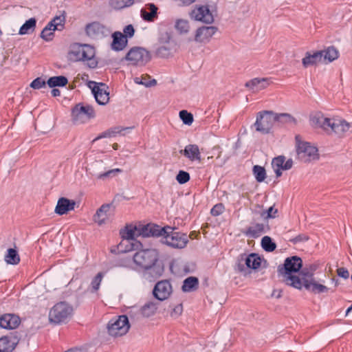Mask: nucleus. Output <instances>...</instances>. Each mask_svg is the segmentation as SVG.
Returning a JSON list of instances; mask_svg holds the SVG:
<instances>
[{
	"label": "nucleus",
	"mask_w": 352,
	"mask_h": 352,
	"mask_svg": "<svg viewBox=\"0 0 352 352\" xmlns=\"http://www.w3.org/2000/svg\"><path fill=\"white\" fill-rule=\"evenodd\" d=\"M351 310H352V305L346 309V315L347 316L349 314V312H351Z\"/></svg>",
	"instance_id": "obj_64"
},
{
	"label": "nucleus",
	"mask_w": 352,
	"mask_h": 352,
	"mask_svg": "<svg viewBox=\"0 0 352 352\" xmlns=\"http://www.w3.org/2000/svg\"><path fill=\"white\" fill-rule=\"evenodd\" d=\"M245 262L248 267L257 269L261 265V258L256 254H251L245 258Z\"/></svg>",
	"instance_id": "obj_36"
},
{
	"label": "nucleus",
	"mask_w": 352,
	"mask_h": 352,
	"mask_svg": "<svg viewBox=\"0 0 352 352\" xmlns=\"http://www.w3.org/2000/svg\"><path fill=\"white\" fill-rule=\"evenodd\" d=\"M302 265V261L300 257L292 256L285 259L283 267H279L278 270L283 276L284 281L287 285L296 289H301L302 283L300 278L292 275V273L298 272Z\"/></svg>",
	"instance_id": "obj_2"
},
{
	"label": "nucleus",
	"mask_w": 352,
	"mask_h": 352,
	"mask_svg": "<svg viewBox=\"0 0 352 352\" xmlns=\"http://www.w3.org/2000/svg\"><path fill=\"white\" fill-rule=\"evenodd\" d=\"M104 274L103 272H98L96 276H95L91 283V290H89V293L96 294V296L98 297V290L99 289L100 285L102 282V280L104 277Z\"/></svg>",
	"instance_id": "obj_37"
},
{
	"label": "nucleus",
	"mask_w": 352,
	"mask_h": 352,
	"mask_svg": "<svg viewBox=\"0 0 352 352\" xmlns=\"http://www.w3.org/2000/svg\"><path fill=\"white\" fill-rule=\"evenodd\" d=\"M80 78H81V79L85 82V85H88V78H87V76L85 74H78L77 78L80 79Z\"/></svg>",
	"instance_id": "obj_59"
},
{
	"label": "nucleus",
	"mask_w": 352,
	"mask_h": 352,
	"mask_svg": "<svg viewBox=\"0 0 352 352\" xmlns=\"http://www.w3.org/2000/svg\"><path fill=\"white\" fill-rule=\"evenodd\" d=\"M179 115L184 124L189 126L192 124L194 119L192 113L188 112L186 110H182L179 111Z\"/></svg>",
	"instance_id": "obj_45"
},
{
	"label": "nucleus",
	"mask_w": 352,
	"mask_h": 352,
	"mask_svg": "<svg viewBox=\"0 0 352 352\" xmlns=\"http://www.w3.org/2000/svg\"><path fill=\"white\" fill-rule=\"evenodd\" d=\"M319 52L322 54V62L325 64L331 63L339 57L338 50L333 46L328 47L327 48Z\"/></svg>",
	"instance_id": "obj_29"
},
{
	"label": "nucleus",
	"mask_w": 352,
	"mask_h": 352,
	"mask_svg": "<svg viewBox=\"0 0 352 352\" xmlns=\"http://www.w3.org/2000/svg\"><path fill=\"white\" fill-rule=\"evenodd\" d=\"M52 94L54 97L59 96L60 95V91L58 89H53L52 90Z\"/></svg>",
	"instance_id": "obj_60"
},
{
	"label": "nucleus",
	"mask_w": 352,
	"mask_h": 352,
	"mask_svg": "<svg viewBox=\"0 0 352 352\" xmlns=\"http://www.w3.org/2000/svg\"><path fill=\"white\" fill-rule=\"evenodd\" d=\"M121 131H122V129L120 127H113V128L109 129L107 131L102 133L99 136H98L95 139H94L93 142H95L96 140L102 138L114 137L117 134L120 133Z\"/></svg>",
	"instance_id": "obj_43"
},
{
	"label": "nucleus",
	"mask_w": 352,
	"mask_h": 352,
	"mask_svg": "<svg viewBox=\"0 0 352 352\" xmlns=\"http://www.w3.org/2000/svg\"><path fill=\"white\" fill-rule=\"evenodd\" d=\"M309 239L308 236L305 234H299L297 236H296L294 239L292 241L294 243H298L302 241H306Z\"/></svg>",
	"instance_id": "obj_56"
},
{
	"label": "nucleus",
	"mask_w": 352,
	"mask_h": 352,
	"mask_svg": "<svg viewBox=\"0 0 352 352\" xmlns=\"http://www.w3.org/2000/svg\"><path fill=\"white\" fill-rule=\"evenodd\" d=\"M157 309V304L154 302L146 303L141 309V313L143 316L148 318L153 316Z\"/></svg>",
	"instance_id": "obj_35"
},
{
	"label": "nucleus",
	"mask_w": 352,
	"mask_h": 352,
	"mask_svg": "<svg viewBox=\"0 0 352 352\" xmlns=\"http://www.w3.org/2000/svg\"><path fill=\"white\" fill-rule=\"evenodd\" d=\"M277 212L278 210L274 208L273 206H271L267 210L263 211L261 215L264 219L275 218Z\"/></svg>",
	"instance_id": "obj_48"
},
{
	"label": "nucleus",
	"mask_w": 352,
	"mask_h": 352,
	"mask_svg": "<svg viewBox=\"0 0 352 352\" xmlns=\"http://www.w3.org/2000/svg\"><path fill=\"white\" fill-rule=\"evenodd\" d=\"M198 279L195 277L190 276L184 280L182 289L184 292H190L197 288L198 285Z\"/></svg>",
	"instance_id": "obj_39"
},
{
	"label": "nucleus",
	"mask_w": 352,
	"mask_h": 352,
	"mask_svg": "<svg viewBox=\"0 0 352 352\" xmlns=\"http://www.w3.org/2000/svg\"><path fill=\"white\" fill-rule=\"evenodd\" d=\"M151 59V53L140 47H132L126 55V60L131 65L144 66Z\"/></svg>",
	"instance_id": "obj_8"
},
{
	"label": "nucleus",
	"mask_w": 352,
	"mask_h": 352,
	"mask_svg": "<svg viewBox=\"0 0 352 352\" xmlns=\"http://www.w3.org/2000/svg\"><path fill=\"white\" fill-rule=\"evenodd\" d=\"M265 232V226L263 223H255L254 225L248 228L244 232L246 235L252 237H258Z\"/></svg>",
	"instance_id": "obj_32"
},
{
	"label": "nucleus",
	"mask_w": 352,
	"mask_h": 352,
	"mask_svg": "<svg viewBox=\"0 0 352 352\" xmlns=\"http://www.w3.org/2000/svg\"><path fill=\"white\" fill-rule=\"evenodd\" d=\"M110 205L105 204L102 205L97 211L96 214L94 216V221L98 225L100 226L106 223L109 219V210Z\"/></svg>",
	"instance_id": "obj_24"
},
{
	"label": "nucleus",
	"mask_w": 352,
	"mask_h": 352,
	"mask_svg": "<svg viewBox=\"0 0 352 352\" xmlns=\"http://www.w3.org/2000/svg\"><path fill=\"white\" fill-rule=\"evenodd\" d=\"M72 308L66 302L56 304L49 312V320L52 323L60 324L67 322L72 316Z\"/></svg>",
	"instance_id": "obj_6"
},
{
	"label": "nucleus",
	"mask_w": 352,
	"mask_h": 352,
	"mask_svg": "<svg viewBox=\"0 0 352 352\" xmlns=\"http://www.w3.org/2000/svg\"><path fill=\"white\" fill-rule=\"evenodd\" d=\"M190 178L189 173L184 170H179L176 176V179L180 184H186L190 180Z\"/></svg>",
	"instance_id": "obj_47"
},
{
	"label": "nucleus",
	"mask_w": 352,
	"mask_h": 352,
	"mask_svg": "<svg viewBox=\"0 0 352 352\" xmlns=\"http://www.w3.org/2000/svg\"><path fill=\"white\" fill-rule=\"evenodd\" d=\"M134 28L132 25H126L124 29V33H122L126 37H132L134 34Z\"/></svg>",
	"instance_id": "obj_54"
},
{
	"label": "nucleus",
	"mask_w": 352,
	"mask_h": 352,
	"mask_svg": "<svg viewBox=\"0 0 352 352\" xmlns=\"http://www.w3.org/2000/svg\"><path fill=\"white\" fill-rule=\"evenodd\" d=\"M96 116V113L94 110L91 107L89 106V118H94Z\"/></svg>",
	"instance_id": "obj_63"
},
{
	"label": "nucleus",
	"mask_w": 352,
	"mask_h": 352,
	"mask_svg": "<svg viewBox=\"0 0 352 352\" xmlns=\"http://www.w3.org/2000/svg\"><path fill=\"white\" fill-rule=\"evenodd\" d=\"M134 82L136 84H142V85H144L146 86H150L152 85L151 83H147L146 82L142 81V80L140 79L139 78H135L134 79Z\"/></svg>",
	"instance_id": "obj_58"
},
{
	"label": "nucleus",
	"mask_w": 352,
	"mask_h": 352,
	"mask_svg": "<svg viewBox=\"0 0 352 352\" xmlns=\"http://www.w3.org/2000/svg\"><path fill=\"white\" fill-rule=\"evenodd\" d=\"M172 285L168 280H161L154 287L153 294L159 300H164L168 298L172 294Z\"/></svg>",
	"instance_id": "obj_15"
},
{
	"label": "nucleus",
	"mask_w": 352,
	"mask_h": 352,
	"mask_svg": "<svg viewBox=\"0 0 352 352\" xmlns=\"http://www.w3.org/2000/svg\"><path fill=\"white\" fill-rule=\"evenodd\" d=\"M75 206V201L61 197L58 200L54 211L59 215L65 214L74 210Z\"/></svg>",
	"instance_id": "obj_17"
},
{
	"label": "nucleus",
	"mask_w": 352,
	"mask_h": 352,
	"mask_svg": "<svg viewBox=\"0 0 352 352\" xmlns=\"http://www.w3.org/2000/svg\"><path fill=\"white\" fill-rule=\"evenodd\" d=\"M261 245L262 248L267 252H272L276 248V244L272 242V239L268 236H265L262 239Z\"/></svg>",
	"instance_id": "obj_44"
},
{
	"label": "nucleus",
	"mask_w": 352,
	"mask_h": 352,
	"mask_svg": "<svg viewBox=\"0 0 352 352\" xmlns=\"http://www.w3.org/2000/svg\"><path fill=\"white\" fill-rule=\"evenodd\" d=\"M217 28L214 26H202L195 32V41L198 43H207L215 34Z\"/></svg>",
	"instance_id": "obj_16"
},
{
	"label": "nucleus",
	"mask_w": 352,
	"mask_h": 352,
	"mask_svg": "<svg viewBox=\"0 0 352 352\" xmlns=\"http://www.w3.org/2000/svg\"><path fill=\"white\" fill-rule=\"evenodd\" d=\"M89 89L98 104L104 105L109 102V93L106 84L89 80Z\"/></svg>",
	"instance_id": "obj_11"
},
{
	"label": "nucleus",
	"mask_w": 352,
	"mask_h": 352,
	"mask_svg": "<svg viewBox=\"0 0 352 352\" xmlns=\"http://www.w3.org/2000/svg\"><path fill=\"white\" fill-rule=\"evenodd\" d=\"M122 172V170L120 168H114L101 174L100 177H115L118 173H120Z\"/></svg>",
	"instance_id": "obj_52"
},
{
	"label": "nucleus",
	"mask_w": 352,
	"mask_h": 352,
	"mask_svg": "<svg viewBox=\"0 0 352 352\" xmlns=\"http://www.w3.org/2000/svg\"><path fill=\"white\" fill-rule=\"evenodd\" d=\"M322 54L319 51L314 52L313 54L307 52L305 57L302 59V63L304 67L317 65L322 62Z\"/></svg>",
	"instance_id": "obj_26"
},
{
	"label": "nucleus",
	"mask_w": 352,
	"mask_h": 352,
	"mask_svg": "<svg viewBox=\"0 0 352 352\" xmlns=\"http://www.w3.org/2000/svg\"><path fill=\"white\" fill-rule=\"evenodd\" d=\"M337 274L339 276L347 279L349 277V271L344 267H340L337 270Z\"/></svg>",
	"instance_id": "obj_55"
},
{
	"label": "nucleus",
	"mask_w": 352,
	"mask_h": 352,
	"mask_svg": "<svg viewBox=\"0 0 352 352\" xmlns=\"http://www.w3.org/2000/svg\"><path fill=\"white\" fill-rule=\"evenodd\" d=\"M304 287L306 289L314 294L327 293L329 291L327 287L318 283L314 279L306 280L304 282Z\"/></svg>",
	"instance_id": "obj_27"
},
{
	"label": "nucleus",
	"mask_w": 352,
	"mask_h": 352,
	"mask_svg": "<svg viewBox=\"0 0 352 352\" xmlns=\"http://www.w3.org/2000/svg\"><path fill=\"white\" fill-rule=\"evenodd\" d=\"M47 83L50 87H64L68 83V80L63 76L50 77Z\"/></svg>",
	"instance_id": "obj_34"
},
{
	"label": "nucleus",
	"mask_w": 352,
	"mask_h": 352,
	"mask_svg": "<svg viewBox=\"0 0 352 352\" xmlns=\"http://www.w3.org/2000/svg\"><path fill=\"white\" fill-rule=\"evenodd\" d=\"M112 38L111 47L113 51H122L126 47L128 39L122 32H115L112 34Z\"/></svg>",
	"instance_id": "obj_20"
},
{
	"label": "nucleus",
	"mask_w": 352,
	"mask_h": 352,
	"mask_svg": "<svg viewBox=\"0 0 352 352\" xmlns=\"http://www.w3.org/2000/svg\"><path fill=\"white\" fill-rule=\"evenodd\" d=\"M54 25L52 23H47V25L43 28L41 33V37L46 41H50L52 40L54 36V33L56 31L54 28H53Z\"/></svg>",
	"instance_id": "obj_40"
},
{
	"label": "nucleus",
	"mask_w": 352,
	"mask_h": 352,
	"mask_svg": "<svg viewBox=\"0 0 352 352\" xmlns=\"http://www.w3.org/2000/svg\"><path fill=\"white\" fill-rule=\"evenodd\" d=\"M224 210V206L222 204H216L213 206V208L211 209V214L213 216H218L223 213Z\"/></svg>",
	"instance_id": "obj_53"
},
{
	"label": "nucleus",
	"mask_w": 352,
	"mask_h": 352,
	"mask_svg": "<svg viewBox=\"0 0 352 352\" xmlns=\"http://www.w3.org/2000/svg\"><path fill=\"white\" fill-rule=\"evenodd\" d=\"M5 261L10 265H16L20 262V256L15 249L9 248L4 256Z\"/></svg>",
	"instance_id": "obj_33"
},
{
	"label": "nucleus",
	"mask_w": 352,
	"mask_h": 352,
	"mask_svg": "<svg viewBox=\"0 0 352 352\" xmlns=\"http://www.w3.org/2000/svg\"><path fill=\"white\" fill-rule=\"evenodd\" d=\"M157 8L153 3H147L141 10V16L144 21H153L157 17Z\"/></svg>",
	"instance_id": "obj_28"
},
{
	"label": "nucleus",
	"mask_w": 352,
	"mask_h": 352,
	"mask_svg": "<svg viewBox=\"0 0 352 352\" xmlns=\"http://www.w3.org/2000/svg\"><path fill=\"white\" fill-rule=\"evenodd\" d=\"M313 126L317 128H322L324 130L329 129L330 118H325L321 113H316L311 120Z\"/></svg>",
	"instance_id": "obj_30"
},
{
	"label": "nucleus",
	"mask_w": 352,
	"mask_h": 352,
	"mask_svg": "<svg viewBox=\"0 0 352 352\" xmlns=\"http://www.w3.org/2000/svg\"><path fill=\"white\" fill-rule=\"evenodd\" d=\"M329 124V129L337 134H342L350 128V124L342 118H330Z\"/></svg>",
	"instance_id": "obj_19"
},
{
	"label": "nucleus",
	"mask_w": 352,
	"mask_h": 352,
	"mask_svg": "<svg viewBox=\"0 0 352 352\" xmlns=\"http://www.w3.org/2000/svg\"><path fill=\"white\" fill-rule=\"evenodd\" d=\"M276 113L270 111H263L258 113L254 123L256 130L262 133H268L276 121Z\"/></svg>",
	"instance_id": "obj_7"
},
{
	"label": "nucleus",
	"mask_w": 352,
	"mask_h": 352,
	"mask_svg": "<svg viewBox=\"0 0 352 352\" xmlns=\"http://www.w3.org/2000/svg\"><path fill=\"white\" fill-rule=\"evenodd\" d=\"M189 15L191 19L208 25L214 21V15L208 6L196 5Z\"/></svg>",
	"instance_id": "obj_10"
},
{
	"label": "nucleus",
	"mask_w": 352,
	"mask_h": 352,
	"mask_svg": "<svg viewBox=\"0 0 352 352\" xmlns=\"http://www.w3.org/2000/svg\"><path fill=\"white\" fill-rule=\"evenodd\" d=\"M19 324V318L14 314H5L0 318V327L4 329H15Z\"/></svg>",
	"instance_id": "obj_23"
},
{
	"label": "nucleus",
	"mask_w": 352,
	"mask_h": 352,
	"mask_svg": "<svg viewBox=\"0 0 352 352\" xmlns=\"http://www.w3.org/2000/svg\"><path fill=\"white\" fill-rule=\"evenodd\" d=\"M159 257V252L156 249L142 248L134 254L133 261L137 269L144 272L152 270L154 272L152 276L158 278L162 274V270L157 267Z\"/></svg>",
	"instance_id": "obj_1"
},
{
	"label": "nucleus",
	"mask_w": 352,
	"mask_h": 352,
	"mask_svg": "<svg viewBox=\"0 0 352 352\" xmlns=\"http://www.w3.org/2000/svg\"><path fill=\"white\" fill-rule=\"evenodd\" d=\"M98 65V61L96 58L92 56H89V68H95Z\"/></svg>",
	"instance_id": "obj_57"
},
{
	"label": "nucleus",
	"mask_w": 352,
	"mask_h": 352,
	"mask_svg": "<svg viewBox=\"0 0 352 352\" xmlns=\"http://www.w3.org/2000/svg\"><path fill=\"white\" fill-rule=\"evenodd\" d=\"M155 232L157 234L154 236H163V243L174 248H184L188 241L186 234L176 232L175 228L170 226L161 228L157 225Z\"/></svg>",
	"instance_id": "obj_3"
},
{
	"label": "nucleus",
	"mask_w": 352,
	"mask_h": 352,
	"mask_svg": "<svg viewBox=\"0 0 352 352\" xmlns=\"http://www.w3.org/2000/svg\"><path fill=\"white\" fill-rule=\"evenodd\" d=\"M175 28L179 34H184L189 32L190 24L188 20L180 19L175 21Z\"/></svg>",
	"instance_id": "obj_38"
},
{
	"label": "nucleus",
	"mask_w": 352,
	"mask_h": 352,
	"mask_svg": "<svg viewBox=\"0 0 352 352\" xmlns=\"http://www.w3.org/2000/svg\"><path fill=\"white\" fill-rule=\"evenodd\" d=\"M87 44L73 43L70 45L68 52V59L73 62L84 61L87 57Z\"/></svg>",
	"instance_id": "obj_12"
},
{
	"label": "nucleus",
	"mask_w": 352,
	"mask_h": 352,
	"mask_svg": "<svg viewBox=\"0 0 352 352\" xmlns=\"http://www.w3.org/2000/svg\"><path fill=\"white\" fill-rule=\"evenodd\" d=\"M88 120V106L83 103L76 104L71 111V120L75 125L84 124Z\"/></svg>",
	"instance_id": "obj_13"
},
{
	"label": "nucleus",
	"mask_w": 352,
	"mask_h": 352,
	"mask_svg": "<svg viewBox=\"0 0 352 352\" xmlns=\"http://www.w3.org/2000/svg\"><path fill=\"white\" fill-rule=\"evenodd\" d=\"M270 85V80L267 78H255L245 83V86L254 92H258L266 89Z\"/></svg>",
	"instance_id": "obj_21"
},
{
	"label": "nucleus",
	"mask_w": 352,
	"mask_h": 352,
	"mask_svg": "<svg viewBox=\"0 0 352 352\" xmlns=\"http://www.w3.org/2000/svg\"><path fill=\"white\" fill-rule=\"evenodd\" d=\"M253 175L258 182H263L266 178V171L264 167L259 165L253 166Z\"/></svg>",
	"instance_id": "obj_41"
},
{
	"label": "nucleus",
	"mask_w": 352,
	"mask_h": 352,
	"mask_svg": "<svg viewBox=\"0 0 352 352\" xmlns=\"http://www.w3.org/2000/svg\"><path fill=\"white\" fill-rule=\"evenodd\" d=\"M272 166L275 173L276 177H280L283 170H287L292 168L293 160L292 159L286 158L283 155H279L274 157L272 161Z\"/></svg>",
	"instance_id": "obj_14"
},
{
	"label": "nucleus",
	"mask_w": 352,
	"mask_h": 352,
	"mask_svg": "<svg viewBox=\"0 0 352 352\" xmlns=\"http://www.w3.org/2000/svg\"><path fill=\"white\" fill-rule=\"evenodd\" d=\"M183 312V307L181 304L175 305L170 312V316L172 318H177Z\"/></svg>",
	"instance_id": "obj_50"
},
{
	"label": "nucleus",
	"mask_w": 352,
	"mask_h": 352,
	"mask_svg": "<svg viewBox=\"0 0 352 352\" xmlns=\"http://www.w3.org/2000/svg\"><path fill=\"white\" fill-rule=\"evenodd\" d=\"M134 0H110L109 5L113 9L119 10L133 5Z\"/></svg>",
	"instance_id": "obj_42"
},
{
	"label": "nucleus",
	"mask_w": 352,
	"mask_h": 352,
	"mask_svg": "<svg viewBox=\"0 0 352 352\" xmlns=\"http://www.w3.org/2000/svg\"><path fill=\"white\" fill-rule=\"evenodd\" d=\"M298 159L303 162H310L318 159V148L307 142H298L296 146Z\"/></svg>",
	"instance_id": "obj_9"
},
{
	"label": "nucleus",
	"mask_w": 352,
	"mask_h": 352,
	"mask_svg": "<svg viewBox=\"0 0 352 352\" xmlns=\"http://www.w3.org/2000/svg\"><path fill=\"white\" fill-rule=\"evenodd\" d=\"M19 342V339L13 335L6 336L0 338V352H12Z\"/></svg>",
	"instance_id": "obj_18"
},
{
	"label": "nucleus",
	"mask_w": 352,
	"mask_h": 352,
	"mask_svg": "<svg viewBox=\"0 0 352 352\" xmlns=\"http://www.w3.org/2000/svg\"><path fill=\"white\" fill-rule=\"evenodd\" d=\"M129 318L121 315L111 318L107 324V332L112 337H121L127 333L130 329Z\"/></svg>",
	"instance_id": "obj_5"
},
{
	"label": "nucleus",
	"mask_w": 352,
	"mask_h": 352,
	"mask_svg": "<svg viewBox=\"0 0 352 352\" xmlns=\"http://www.w3.org/2000/svg\"><path fill=\"white\" fill-rule=\"evenodd\" d=\"M195 0H182L183 6H189L194 3Z\"/></svg>",
	"instance_id": "obj_61"
},
{
	"label": "nucleus",
	"mask_w": 352,
	"mask_h": 352,
	"mask_svg": "<svg viewBox=\"0 0 352 352\" xmlns=\"http://www.w3.org/2000/svg\"><path fill=\"white\" fill-rule=\"evenodd\" d=\"M49 23H52L54 29L59 30L58 27L63 28L65 23V17L63 16H58L54 17Z\"/></svg>",
	"instance_id": "obj_49"
},
{
	"label": "nucleus",
	"mask_w": 352,
	"mask_h": 352,
	"mask_svg": "<svg viewBox=\"0 0 352 352\" xmlns=\"http://www.w3.org/2000/svg\"><path fill=\"white\" fill-rule=\"evenodd\" d=\"M36 27V20L35 18H30L27 20L20 28L19 34L25 35L33 33Z\"/></svg>",
	"instance_id": "obj_31"
},
{
	"label": "nucleus",
	"mask_w": 352,
	"mask_h": 352,
	"mask_svg": "<svg viewBox=\"0 0 352 352\" xmlns=\"http://www.w3.org/2000/svg\"><path fill=\"white\" fill-rule=\"evenodd\" d=\"M46 85V82L41 78H36L30 84V87L34 89H39L44 87Z\"/></svg>",
	"instance_id": "obj_51"
},
{
	"label": "nucleus",
	"mask_w": 352,
	"mask_h": 352,
	"mask_svg": "<svg viewBox=\"0 0 352 352\" xmlns=\"http://www.w3.org/2000/svg\"><path fill=\"white\" fill-rule=\"evenodd\" d=\"M180 153L191 162L201 161V152L197 144L186 145L184 149L180 151Z\"/></svg>",
	"instance_id": "obj_22"
},
{
	"label": "nucleus",
	"mask_w": 352,
	"mask_h": 352,
	"mask_svg": "<svg viewBox=\"0 0 352 352\" xmlns=\"http://www.w3.org/2000/svg\"><path fill=\"white\" fill-rule=\"evenodd\" d=\"M107 29L99 23H89V37L100 39L107 34Z\"/></svg>",
	"instance_id": "obj_25"
},
{
	"label": "nucleus",
	"mask_w": 352,
	"mask_h": 352,
	"mask_svg": "<svg viewBox=\"0 0 352 352\" xmlns=\"http://www.w3.org/2000/svg\"><path fill=\"white\" fill-rule=\"evenodd\" d=\"M157 225H143L140 223L127 224L124 228L120 230L122 239L126 240H134L139 236L148 237L154 236L157 234L155 232Z\"/></svg>",
	"instance_id": "obj_4"
},
{
	"label": "nucleus",
	"mask_w": 352,
	"mask_h": 352,
	"mask_svg": "<svg viewBox=\"0 0 352 352\" xmlns=\"http://www.w3.org/2000/svg\"><path fill=\"white\" fill-rule=\"evenodd\" d=\"M65 352H87L86 349H70Z\"/></svg>",
	"instance_id": "obj_62"
},
{
	"label": "nucleus",
	"mask_w": 352,
	"mask_h": 352,
	"mask_svg": "<svg viewBox=\"0 0 352 352\" xmlns=\"http://www.w3.org/2000/svg\"><path fill=\"white\" fill-rule=\"evenodd\" d=\"M276 121H280L284 122H288V123H296V119L292 116L291 115L288 113H280L276 114Z\"/></svg>",
	"instance_id": "obj_46"
}]
</instances>
